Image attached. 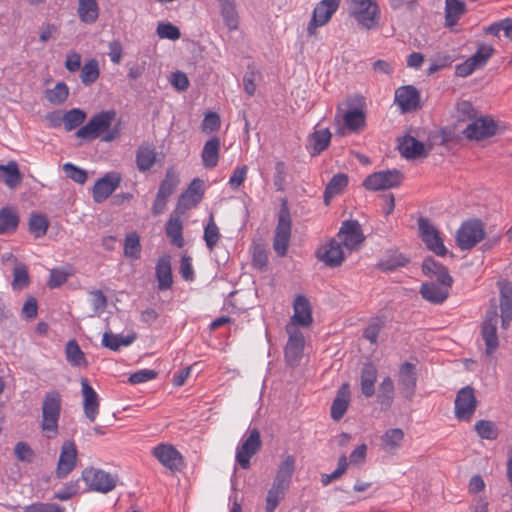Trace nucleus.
<instances>
[{
  "label": "nucleus",
  "mask_w": 512,
  "mask_h": 512,
  "mask_svg": "<svg viewBox=\"0 0 512 512\" xmlns=\"http://www.w3.org/2000/svg\"><path fill=\"white\" fill-rule=\"evenodd\" d=\"M347 11L357 25L365 30H373L379 26L381 9L377 0H345Z\"/></svg>",
  "instance_id": "obj_1"
},
{
  "label": "nucleus",
  "mask_w": 512,
  "mask_h": 512,
  "mask_svg": "<svg viewBox=\"0 0 512 512\" xmlns=\"http://www.w3.org/2000/svg\"><path fill=\"white\" fill-rule=\"evenodd\" d=\"M62 398L58 391L52 390L45 394L41 412V430L47 439H54L58 435V422L60 419Z\"/></svg>",
  "instance_id": "obj_2"
},
{
  "label": "nucleus",
  "mask_w": 512,
  "mask_h": 512,
  "mask_svg": "<svg viewBox=\"0 0 512 512\" xmlns=\"http://www.w3.org/2000/svg\"><path fill=\"white\" fill-rule=\"evenodd\" d=\"M291 216L289 209L284 202L278 215V223L275 229L273 248L278 256L283 257L287 253V249L291 237Z\"/></svg>",
  "instance_id": "obj_3"
},
{
  "label": "nucleus",
  "mask_w": 512,
  "mask_h": 512,
  "mask_svg": "<svg viewBox=\"0 0 512 512\" xmlns=\"http://www.w3.org/2000/svg\"><path fill=\"white\" fill-rule=\"evenodd\" d=\"M115 117L116 112L114 110L102 111L78 129L76 136L86 140L96 139L101 133L108 131Z\"/></svg>",
  "instance_id": "obj_4"
},
{
  "label": "nucleus",
  "mask_w": 512,
  "mask_h": 512,
  "mask_svg": "<svg viewBox=\"0 0 512 512\" xmlns=\"http://www.w3.org/2000/svg\"><path fill=\"white\" fill-rule=\"evenodd\" d=\"M484 235L483 223L472 219L462 223L456 234V242L461 250H470L484 238Z\"/></svg>",
  "instance_id": "obj_5"
},
{
  "label": "nucleus",
  "mask_w": 512,
  "mask_h": 512,
  "mask_svg": "<svg viewBox=\"0 0 512 512\" xmlns=\"http://www.w3.org/2000/svg\"><path fill=\"white\" fill-rule=\"evenodd\" d=\"M403 174L397 169L382 170L367 176L363 186L370 191L387 190L398 187L403 181Z\"/></svg>",
  "instance_id": "obj_6"
},
{
  "label": "nucleus",
  "mask_w": 512,
  "mask_h": 512,
  "mask_svg": "<svg viewBox=\"0 0 512 512\" xmlns=\"http://www.w3.org/2000/svg\"><path fill=\"white\" fill-rule=\"evenodd\" d=\"M285 330L288 334V341L284 349L286 364L290 367H297L303 357L305 340L303 333L293 325H286Z\"/></svg>",
  "instance_id": "obj_7"
},
{
  "label": "nucleus",
  "mask_w": 512,
  "mask_h": 512,
  "mask_svg": "<svg viewBox=\"0 0 512 512\" xmlns=\"http://www.w3.org/2000/svg\"><path fill=\"white\" fill-rule=\"evenodd\" d=\"M498 320L497 307L492 305L486 311L481 325V336L486 345L487 355L493 354L499 346V339L497 335Z\"/></svg>",
  "instance_id": "obj_8"
},
{
  "label": "nucleus",
  "mask_w": 512,
  "mask_h": 512,
  "mask_svg": "<svg viewBox=\"0 0 512 512\" xmlns=\"http://www.w3.org/2000/svg\"><path fill=\"white\" fill-rule=\"evenodd\" d=\"M418 230L422 241L430 251L439 256L447 254V249L443 244L439 231L428 218L420 217L418 219Z\"/></svg>",
  "instance_id": "obj_9"
},
{
  "label": "nucleus",
  "mask_w": 512,
  "mask_h": 512,
  "mask_svg": "<svg viewBox=\"0 0 512 512\" xmlns=\"http://www.w3.org/2000/svg\"><path fill=\"white\" fill-rule=\"evenodd\" d=\"M477 399L471 386L461 388L455 398V417L459 421L469 422L477 408Z\"/></svg>",
  "instance_id": "obj_10"
},
{
  "label": "nucleus",
  "mask_w": 512,
  "mask_h": 512,
  "mask_svg": "<svg viewBox=\"0 0 512 512\" xmlns=\"http://www.w3.org/2000/svg\"><path fill=\"white\" fill-rule=\"evenodd\" d=\"M82 478L92 490L101 493H108L117 484V476L96 468H86Z\"/></svg>",
  "instance_id": "obj_11"
},
{
  "label": "nucleus",
  "mask_w": 512,
  "mask_h": 512,
  "mask_svg": "<svg viewBox=\"0 0 512 512\" xmlns=\"http://www.w3.org/2000/svg\"><path fill=\"white\" fill-rule=\"evenodd\" d=\"M341 0H322L313 10L312 18L308 24L309 35L315 34L318 27L325 25L337 11Z\"/></svg>",
  "instance_id": "obj_12"
},
{
  "label": "nucleus",
  "mask_w": 512,
  "mask_h": 512,
  "mask_svg": "<svg viewBox=\"0 0 512 512\" xmlns=\"http://www.w3.org/2000/svg\"><path fill=\"white\" fill-rule=\"evenodd\" d=\"M261 444L260 432L256 428L252 429L249 436L237 447L236 462L241 468L250 467V459L259 451Z\"/></svg>",
  "instance_id": "obj_13"
},
{
  "label": "nucleus",
  "mask_w": 512,
  "mask_h": 512,
  "mask_svg": "<svg viewBox=\"0 0 512 512\" xmlns=\"http://www.w3.org/2000/svg\"><path fill=\"white\" fill-rule=\"evenodd\" d=\"M496 131L497 124L492 118L479 117L468 124L463 134L468 139L480 141L495 135Z\"/></svg>",
  "instance_id": "obj_14"
},
{
  "label": "nucleus",
  "mask_w": 512,
  "mask_h": 512,
  "mask_svg": "<svg viewBox=\"0 0 512 512\" xmlns=\"http://www.w3.org/2000/svg\"><path fill=\"white\" fill-rule=\"evenodd\" d=\"M153 456L167 469L180 471L184 466L182 455L169 444H159L152 450Z\"/></svg>",
  "instance_id": "obj_15"
},
{
  "label": "nucleus",
  "mask_w": 512,
  "mask_h": 512,
  "mask_svg": "<svg viewBox=\"0 0 512 512\" xmlns=\"http://www.w3.org/2000/svg\"><path fill=\"white\" fill-rule=\"evenodd\" d=\"M77 463V448L74 442L65 441L61 447L56 476L59 479L65 478L75 467Z\"/></svg>",
  "instance_id": "obj_16"
},
{
  "label": "nucleus",
  "mask_w": 512,
  "mask_h": 512,
  "mask_svg": "<svg viewBox=\"0 0 512 512\" xmlns=\"http://www.w3.org/2000/svg\"><path fill=\"white\" fill-rule=\"evenodd\" d=\"M338 236L343 245L350 251L357 250L364 241L359 223L353 220L342 223Z\"/></svg>",
  "instance_id": "obj_17"
},
{
  "label": "nucleus",
  "mask_w": 512,
  "mask_h": 512,
  "mask_svg": "<svg viewBox=\"0 0 512 512\" xmlns=\"http://www.w3.org/2000/svg\"><path fill=\"white\" fill-rule=\"evenodd\" d=\"M121 176L119 173L112 172L105 174L96 181L93 187V199L96 203L106 200L120 185Z\"/></svg>",
  "instance_id": "obj_18"
},
{
  "label": "nucleus",
  "mask_w": 512,
  "mask_h": 512,
  "mask_svg": "<svg viewBox=\"0 0 512 512\" xmlns=\"http://www.w3.org/2000/svg\"><path fill=\"white\" fill-rule=\"evenodd\" d=\"M294 313L287 325H293L297 328L308 327L313 321L312 309L308 299L303 295H298L293 302Z\"/></svg>",
  "instance_id": "obj_19"
},
{
  "label": "nucleus",
  "mask_w": 512,
  "mask_h": 512,
  "mask_svg": "<svg viewBox=\"0 0 512 512\" xmlns=\"http://www.w3.org/2000/svg\"><path fill=\"white\" fill-rule=\"evenodd\" d=\"M83 395V411L90 422H94L99 414V397L86 378L81 379Z\"/></svg>",
  "instance_id": "obj_20"
},
{
  "label": "nucleus",
  "mask_w": 512,
  "mask_h": 512,
  "mask_svg": "<svg viewBox=\"0 0 512 512\" xmlns=\"http://www.w3.org/2000/svg\"><path fill=\"white\" fill-rule=\"evenodd\" d=\"M500 289L501 326L507 329L512 321V283L503 280L498 282Z\"/></svg>",
  "instance_id": "obj_21"
},
{
  "label": "nucleus",
  "mask_w": 512,
  "mask_h": 512,
  "mask_svg": "<svg viewBox=\"0 0 512 512\" xmlns=\"http://www.w3.org/2000/svg\"><path fill=\"white\" fill-rule=\"evenodd\" d=\"M416 382L417 373L415 365L409 362L403 363L398 372V385L404 397L410 399L414 395Z\"/></svg>",
  "instance_id": "obj_22"
},
{
  "label": "nucleus",
  "mask_w": 512,
  "mask_h": 512,
  "mask_svg": "<svg viewBox=\"0 0 512 512\" xmlns=\"http://www.w3.org/2000/svg\"><path fill=\"white\" fill-rule=\"evenodd\" d=\"M204 183L202 180L196 178L183 192L178 200L177 209H190L196 207L202 200L204 193Z\"/></svg>",
  "instance_id": "obj_23"
},
{
  "label": "nucleus",
  "mask_w": 512,
  "mask_h": 512,
  "mask_svg": "<svg viewBox=\"0 0 512 512\" xmlns=\"http://www.w3.org/2000/svg\"><path fill=\"white\" fill-rule=\"evenodd\" d=\"M317 257L329 267L340 266L344 260L341 243L332 239L317 252Z\"/></svg>",
  "instance_id": "obj_24"
},
{
  "label": "nucleus",
  "mask_w": 512,
  "mask_h": 512,
  "mask_svg": "<svg viewBox=\"0 0 512 512\" xmlns=\"http://www.w3.org/2000/svg\"><path fill=\"white\" fill-rule=\"evenodd\" d=\"M158 153L153 144L142 142L135 154L136 167L140 172L149 171L157 161Z\"/></svg>",
  "instance_id": "obj_25"
},
{
  "label": "nucleus",
  "mask_w": 512,
  "mask_h": 512,
  "mask_svg": "<svg viewBox=\"0 0 512 512\" xmlns=\"http://www.w3.org/2000/svg\"><path fill=\"white\" fill-rule=\"evenodd\" d=\"M395 102L403 111H413L419 108L420 95L413 86H403L395 92Z\"/></svg>",
  "instance_id": "obj_26"
},
{
  "label": "nucleus",
  "mask_w": 512,
  "mask_h": 512,
  "mask_svg": "<svg viewBox=\"0 0 512 512\" xmlns=\"http://www.w3.org/2000/svg\"><path fill=\"white\" fill-rule=\"evenodd\" d=\"M422 270L425 275L436 277L440 284L452 286L453 279L449 275L447 268L433 258L428 257L423 261Z\"/></svg>",
  "instance_id": "obj_27"
},
{
  "label": "nucleus",
  "mask_w": 512,
  "mask_h": 512,
  "mask_svg": "<svg viewBox=\"0 0 512 512\" xmlns=\"http://www.w3.org/2000/svg\"><path fill=\"white\" fill-rule=\"evenodd\" d=\"M450 287L440 283L426 282L421 285L420 294L433 304H441L447 299Z\"/></svg>",
  "instance_id": "obj_28"
},
{
  "label": "nucleus",
  "mask_w": 512,
  "mask_h": 512,
  "mask_svg": "<svg viewBox=\"0 0 512 512\" xmlns=\"http://www.w3.org/2000/svg\"><path fill=\"white\" fill-rule=\"evenodd\" d=\"M220 15L224 25L229 31L237 30L239 27V13L235 0H217Z\"/></svg>",
  "instance_id": "obj_29"
},
{
  "label": "nucleus",
  "mask_w": 512,
  "mask_h": 512,
  "mask_svg": "<svg viewBox=\"0 0 512 512\" xmlns=\"http://www.w3.org/2000/svg\"><path fill=\"white\" fill-rule=\"evenodd\" d=\"M399 151L406 159H416L427 155L424 144L412 136H404L399 143Z\"/></svg>",
  "instance_id": "obj_30"
},
{
  "label": "nucleus",
  "mask_w": 512,
  "mask_h": 512,
  "mask_svg": "<svg viewBox=\"0 0 512 512\" xmlns=\"http://www.w3.org/2000/svg\"><path fill=\"white\" fill-rule=\"evenodd\" d=\"M350 391L349 385L344 383L338 390L337 396L331 406V417L339 421L345 414L349 406Z\"/></svg>",
  "instance_id": "obj_31"
},
{
  "label": "nucleus",
  "mask_w": 512,
  "mask_h": 512,
  "mask_svg": "<svg viewBox=\"0 0 512 512\" xmlns=\"http://www.w3.org/2000/svg\"><path fill=\"white\" fill-rule=\"evenodd\" d=\"M220 139L212 137L203 147L201 158L205 168L212 169L217 166L219 160Z\"/></svg>",
  "instance_id": "obj_32"
},
{
  "label": "nucleus",
  "mask_w": 512,
  "mask_h": 512,
  "mask_svg": "<svg viewBox=\"0 0 512 512\" xmlns=\"http://www.w3.org/2000/svg\"><path fill=\"white\" fill-rule=\"evenodd\" d=\"M404 439V432L400 428L387 430L381 437V449L388 454H395L401 447Z\"/></svg>",
  "instance_id": "obj_33"
},
{
  "label": "nucleus",
  "mask_w": 512,
  "mask_h": 512,
  "mask_svg": "<svg viewBox=\"0 0 512 512\" xmlns=\"http://www.w3.org/2000/svg\"><path fill=\"white\" fill-rule=\"evenodd\" d=\"M156 277L159 290L164 291L171 287L173 280L170 256H163L158 260L156 264Z\"/></svg>",
  "instance_id": "obj_34"
},
{
  "label": "nucleus",
  "mask_w": 512,
  "mask_h": 512,
  "mask_svg": "<svg viewBox=\"0 0 512 512\" xmlns=\"http://www.w3.org/2000/svg\"><path fill=\"white\" fill-rule=\"evenodd\" d=\"M0 181L10 189H15L20 185L22 175L15 161H10L6 165H0Z\"/></svg>",
  "instance_id": "obj_35"
},
{
  "label": "nucleus",
  "mask_w": 512,
  "mask_h": 512,
  "mask_svg": "<svg viewBox=\"0 0 512 512\" xmlns=\"http://www.w3.org/2000/svg\"><path fill=\"white\" fill-rule=\"evenodd\" d=\"M77 13L79 19L86 24H93L99 17L97 0H78Z\"/></svg>",
  "instance_id": "obj_36"
},
{
  "label": "nucleus",
  "mask_w": 512,
  "mask_h": 512,
  "mask_svg": "<svg viewBox=\"0 0 512 512\" xmlns=\"http://www.w3.org/2000/svg\"><path fill=\"white\" fill-rule=\"evenodd\" d=\"M376 379V367L372 363L364 364L361 371V391L366 397L374 395Z\"/></svg>",
  "instance_id": "obj_37"
},
{
  "label": "nucleus",
  "mask_w": 512,
  "mask_h": 512,
  "mask_svg": "<svg viewBox=\"0 0 512 512\" xmlns=\"http://www.w3.org/2000/svg\"><path fill=\"white\" fill-rule=\"evenodd\" d=\"M408 261V258L397 250H388L378 262V267L385 272L393 271L399 267L405 266Z\"/></svg>",
  "instance_id": "obj_38"
},
{
  "label": "nucleus",
  "mask_w": 512,
  "mask_h": 512,
  "mask_svg": "<svg viewBox=\"0 0 512 512\" xmlns=\"http://www.w3.org/2000/svg\"><path fill=\"white\" fill-rule=\"evenodd\" d=\"M289 486L277 481H273L271 488L268 490L266 497V512H273L280 501L285 497Z\"/></svg>",
  "instance_id": "obj_39"
},
{
  "label": "nucleus",
  "mask_w": 512,
  "mask_h": 512,
  "mask_svg": "<svg viewBox=\"0 0 512 512\" xmlns=\"http://www.w3.org/2000/svg\"><path fill=\"white\" fill-rule=\"evenodd\" d=\"M136 339V333H130L127 336L105 332L102 337V345L113 351H118L122 346L131 345Z\"/></svg>",
  "instance_id": "obj_40"
},
{
  "label": "nucleus",
  "mask_w": 512,
  "mask_h": 512,
  "mask_svg": "<svg viewBox=\"0 0 512 512\" xmlns=\"http://www.w3.org/2000/svg\"><path fill=\"white\" fill-rule=\"evenodd\" d=\"M345 127L351 132H358L366 125V116L363 110L355 108L342 115Z\"/></svg>",
  "instance_id": "obj_41"
},
{
  "label": "nucleus",
  "mask_w": 512,
  "mask_h": 512,
  "mask_svg": "<svg viewBox=\"0 0 512 512\" xmlns=\"http://www.w3.org/2000/svg\"><path fill=\"white\" fill-rule=\"evenodd\" d=\"M466 6L461 0H445V23L453 27L460 17L465 13Z\"/></svg>",
  "instance_id": "obj_42"
},
{
  "label": "nucleus",
  "mask_w": 512,
  "mask_h": 512,
  "mask_svg": "<svg viewBox=\"0 0 512 512\" xmlns=\"http://www.w3.org/2000/svg\"><path fill=\"white\" fill-rule=\"evenodd\" d=\"M331 133L329 129H320L314 131L308 138L309 147L312 148V155H318L323 152L330 143Z\"/></svg>",
  "instance_id": "obj_43"
},
{
  "label": "nucleus",
  "mask_w": 512,
  "mask_h": 512,
  "mask_svg": "<svg viewBox=\"0 0 512 512\" xmlns=\"http://www.w3.org/2000/svg\"><path fill=\"white\" fill-rule=\"evenodd\" d=\"M18 224L19 217L14 209L4 207L0 210V235L15 232Z\"/></svg>",
  "instance_id": "obj_44"
},
{
  "label": "nucleus",
  "mask_w": 512,
  "mask_h": 512,
  "mask_svg": "<svg viewBox=\"0 0 512 512\" xmlns=\"http://www.w3.org/2000/svg\"><path fill=\"white\" fill-rule=\"evenodd\" d=\"M65 355L68 363L74 367H86L87 360L85 354L80 349L75 340H69L65 347Z\"/></svg>",
  "instance_id": "obj_45"
},
{
  "label": "nucleus",
  "mask_w": 512,
  "mask_h": 512,
  "mask_svg": "<svg viewBox=\"0 0 512 512\" xmlns=\"http://www.w3.org/2000/svg\"><path fill=\"white\" fill-rule=\"evenodd\" d=\"M183 225L179 216H171L166 225V234L171 243L178 248L184 245Z\"/></svg>",
  "instance_id": "obj_46"
},
{
  "label": "nucleus",
  "mask_w": 512,
  "mask_h": 512,
  "mask_svg": "<svg viewBox=\"0 0 512 512\" xmlns=\"http://www.w3.org/2000/svg\"><path fill=\"white\" fill-rule=\"evenodd\" d=\"M179 183L178 173L173 168H168L157 193L169 198L176 191Z\"/></svg>",
  "instance_id": "obj_47"
},
{
  "label": "nucleus",
  "mask_w": 512,
  "mask_h": 512,
  "mask_svg": "<svg viewBox=\"0 0 512 512\" xmlns=\"http://www.w3.org/2000/svg\"><path fill=\"white\" fill-rule=\"evenodd\" d=\"M295 470V458L287 455L278 468L274 481L290 486L291 478Z\"/></svg>",
  "instance_id": "obj_48"
},
{
  "label": "nucleus",
  "mask_w": 512,
  "mask_h": 512,
  "mask_svg": "<svg viewBox=\"0 0 512 512\" xmlns=\"http://www.w3.org/2000/svg\"><path fill=\"white\" fill-rule=\"evenodd\" d=\"M348 184V177L345 174H337L332 177L328 182L325 192L324 199L328 203L329 199L335 195L340 194Z\"/></svg>",
  "instance_id": "obj_49"
},
{
  "label": "nucleus",
  "mask_w": 512,
  "mask_h": 512,
  "mask_svg": "<svg viewBox=\"0 0 512 512\" xmlns=\"http://www.w3.org/2000/svg\"><path fill=\"white\" fill-rule=\"evenodd\" d=\"M100 75L99 63L96 59L88 60L81 68L80 79L86 86L94 83Z\"/></svg>",
  "instance_id": "obj_50"
},
{
  "label": "nucleus",
  "mask_w": 512,
  "mask_h": 512,
  "mask_svg": "<svg viewBox=\"0 0 512 512\" xmlns=\"http://www.w3.org/2000/svg\"><path fill=\"white\" fill-rule=\"evenodd\" d=\"M124 255L130 259H139L141 255L140 237L136 232L126 235L124 241Z\"/></svg>",
  "instance_id": "obj_51"
},
{
  "label": "nucleus",
  "mask_w": 512,
  "mask_h": 512,
  "mask_svg": "<svg viewBox=\"0 0 512 512\" xmlns=\"http://www.w3.org/2000/svg\"><path fill=\"white\" fill-rule=\"evenodd\" d=\"M378 402L385 407H390L394 398V383L390 377H385L379 386Z\"/></svg>",
  "instance_id": "obj_52"
},
{
  "label": "nucleus",
  "mask_w": 512,
  "mask_h": 512,
  "mask_svg": "<svg viewBox=\"0 0 512 512\" xmlns=\"http://www.w3.org/2000/svg\"><path fill=\"white\" fill-rule=\"evenodd\" d=\"M30 283V278L26 265L22 263H16L13 269V281L12 288L14 290H22L26 288Z\"/></svg>",
  "instance_id": "obj_53"
},
{
  "label": "nucleus",
  "mask_w": 512,
  "mask_h": 512,
  "mask_svg": "<svg viewBox=\"0 0 512 512\" xmlns=\"http://www.w3.org/2000/svg\"><path fill=\"white\" fill-rule=\"evenodd\" d=\"M474 429L482 439L495 440L498 437V428L492 421L479 420L475 423Z\"/></svg>",
  "instance_id": "obj_54"
},
{
  "label": "nucleus",
  "mask_w": 512,
  "mask_h": 512,
  "mask_svg": "<svg viewBox=\"0 0 512 512\" xmlns=\"http://www.w3.org/2000/svg\"><path fill=\"white\" fill-rule=\"evenodd\" d=\"M49 226L46 216L41 214H32L29 219V231L36 238L42 237L46 234Z\"/></svg>",
  "instance_id": "obj_55"
},
{
  "label": "nucleus",
  "mask_w": 512,
  "mask_h": 512,
  "mask_svg": "<svg viewBox=\"0 0 512 512\" xmlns=\"http://www.w3.org/2000/svg\"><path fill=\"white\" fill-rule=\"evenodd\" d=\"M68 95L69 89L64 82H59L53 89L46 91V99L54 105L63 103L67 99Z\"/></svg>",
  "instance_id": "obj_56"
},
{
  "label": "nucleus",
  "mask_w": 512,
  "mask_h": 512,
  "mask_svg": "<svg viewBox=\"0 0 512 512\" xmlns=\"http://www.w3.org/2000/svg\"><path fill=\"white\" fill-rule=\"evenodd\" d=\"M86 118L84 111L73 108L66 112L63 116V123L67 131H71L80 126Z\"/></svg>",
  "instance_id": "obj_57"
},
{
  "label": "nucleus",
  "mask_w": 512,
  "mask_h": 512,
  "mask_svg": "<svg viewBox=\"0 0 512 512\" xmlns=\"http://www.w3.org/2000/svg\"><path fill=\"white\" fill-rule=\"evenodd\" d=\"M203 238L209 250H212L220 239L219 229L212 215L210 216L209 221L204 228Z\"/></svg>",
  "instance_id": "obj_58"
},
{
  "label": "nucleus",
  "mask_w": 512,
  "mask_h": 512,
  "mask_svg": "<svg viewBox=\"0 0 512 512\" xmlns=\"http://www.w3.org/2000/svg\"><path fill=\"white\" fill-rule=\"evenodd\" d=\"M456 115L459 121H473L476 119L477 111L470 101L460 100L456 105Z\"/></svg>",
  "instance_id": "obj_59"
},
{
  "label": "nucleus",
  "mask_w": 512,
  "mask_h": 512,
  "mask_svg": "<svg viewBox=\"0 0 512 512\" xmlns=\"http://www.w3.org/2000/svg\"><path fill=\"white\" fill-rule=\"evenodd\" d=\"M63 171L65 172L68 178H70L71 180L78 184H84L87 180V172L84 169L75 166L72 163H65L63 165Z\"/></svg>",
  "instance_id": "obj_60"
},
{
  "label": "nucleus",
  "mask_w": 512,
  "mask_h": 512,
  "mask_svg": "<svg viewBox=\"0 0 512 512\" xmlns=\"http://www.w3.org/2000/svg\"><path fill=\"white\" fill-rule=\"evenodd\" d=\"M494 48L490 45H480L474 55L470 57V59L474 62V64L480 68L483 67L489 58L493 55Z\"/></svg>",
  "instance_id": "obj_61"
},
{
  "label": "nucleus",
  "mask_w": 512,
  "mask_h": 512,
  "mask_svg": "<svg viewBox=\"0 0 512 512\" xmlns=\"http://www.w3.org/2000/svg\"><path fill=\"white\" fill-rule=\"evenodd\" d=\"M89 295L94 314L100 315L107 307V297L101 290H93Z\"/></svg>",
  "instance_id": "obj_62"
},
{
  "label": "nucleus",
  "mask_w": 512,
  "mask_h": 512,
  "mask_svg": "<svg viewBox=\"0 0 512 512\" xmlns=\"http://www.w3.org/2000/svg\"><path fill=\"white\" fill-rule=\"evenodd\" d=\"M157 34L162 39L177 40L180 38V30L171 23H161L157 26Z\"/></svg>",
  "instance_id": "obj_63"
},
{
  "label": "nucleus",
  "mask_w": 512,
  "mask_h": 512,
  "mask_svg": "<svg viewBox=\"0 0 512 512\" xmlns=\"http://www.w3.org/2000/svg\"><path fill=\"white\" fill-rule=\"evenodd\" d=\"M23 512H64V508L55 503H33L24 508Z\"/></svg>",
  "instance_id": "obj_64"
}]
</instances>
